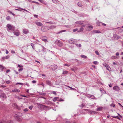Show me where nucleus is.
Listing matches in <instances>:
<instances>
[{
    "mask_svg": "<svg viewBox=\"0 0 123 123\" xmlns=\"http://www.w3.org/2000/svg\"><path fill=\"white\" fill-rule=\"evenodd\" d=\"M51 27L49 28L47 26H42L41 28V30L43 32H46L49 30V28H51Z\"/></svg>",
    "mask_w": 123,
    "mask_h": 123,
    "instance_id": "1",
    "label": "nucleus"
},
{
    "mask_svg": "<svg viewBox=\"0 0 123 123\" xmlns=\"http://www.w3.org/2000/svg\"><path fill=\"white\" fill-rule=\"evenodd\" d=\"M6 26L7 27V30L8 31V30H11L13 31L15 29V27L9 24H7Z\"/></svg>",
    "mask_w": 123,
    "mask_h": 123,
    "instance_id": "2",
    "label": "nucleus"
},
{
    "mask_svg": "<svg viewBox=\"0 0 123 123\" xmlns=\"http://www.w3.org/2000/svg\"><path fill=\"white\" fill-rule=\"evenodd\" d=\"M45 48L41 44H39V46L37 48V49L39 52H41V51H44V50Z\"/></svg>",
    "mask_w": 123,
    "mask_h": 123,
    "instance_id": "3",
    "label": "nucleus"
},
{
    "mask_svg": "<svg viewBox=\"0 0 123 123\" xmlns=\"http://www.w3.org/2000/svg\"><path fill=\"white\" fill-rule=\"evenodd\" d=\"M55 43L60 47H62L63 46V43L60 40H57L55 42Z\"/></svg>",
    "mask_w": 123,
    "mask_h": 123,
    "instance_id": "4",
    "label": "nucleus"
},
{
    "mask_svg": "<svg viewBox=\"0 0 123 123\" xmlns=\"http://www.w3.org/2000/svg\"><path fill=\"white\" fill-rule=\"evenodd\" d=\"M69 42L71 44H74L77 42V41L74 39L71 38L69 40Z\"/></svg>",
    "mask_w": 123,
    "mask_h": 123,
    "instance_id": "5",
    "label": "nucleus"
},
{
    "mask_svg": "<svg viewBox=\"0 0 123 123\" xmlns=\"http://www.w3.org/2000/svg\"><path fill=\"white\" fill-rule=\"evenodd\" d=\"M22 116V114L21 113H17L15 115V117H17V120L18 121H20L21 120V119L19 118V117Z\"/></svg>",
    "mask_w": 123,
    "mask_h": 123,
    "instance_id": "6",
    "label": "nucleus"
},
{
    "mask_svg": "<svg viewBox=\"0 0 123 123\" xmlns=\"http://www.w3.org/2000/svg\"><path fill=\"white\" fill-rule=\"evenodd\" d=\"M120 37L119 36L116 34H114L112 37V38L115 40L118 39Z\"/></svg>",
    "mask_w": 123,
    "mask_h": 123,
    "instance_id": "7",
    "label": "nucleus"
},
{
    "mask_svg": "<svg viewBox=\"0 0 123 123\" xmlns=\"http://www.w3.org/2000/svg\"><path fill=\"white\" fill-rule=\"evenodd\" d=\"M51 67L52 70L53 71H54L57 68V66L55 65H52L51 66Z\"/></svg>",
    "mask_w": 123,
    "mask_h": 123,
    "instance_id": "8",
    "label": "nucleus"
},
{
    "mask_svg": "<svg viewBox=\"0 0 123 123\" xmlns=\"http://www.w3.org/2000/svg\"><path fill=\"white\" fill-rule=\"evenodd\" d=\"M84 110H87L88 111V112L90 114H91L92 115H94L97 113V112L94 111H90L87 109H84Z\"/></svg>",
    "mask_w": 123,
    "mask_h": 123,
    "instance_id": "9",
    "label": "nucleus"
},
{
    "mask_svg": "<svg viewBox=\"0 0 123 123\" xmlns=\"http://www.w3.org/2000/svg\"><path fill=\"white\" fill-rule=\"evenodd\" d=\"M113 89L116 91H118L120 90V89L118 86H116L113 87Z\"/></svg>",
    "mask_w": 123,
    "mask_h": 123,
    "instance_id": "10",
    "label": "nucleus"
},
{
    "mask_svg": "<svg viewBox=\"0 0 123 123\" xmlns=\"http://www.w3.org/2000/svg\"><path fill=\"white\" fill-rule=\"evenodd\" d=\"M117 114L119 116V117H118V116H112V117L113 118H117L119 120H121V119L120 118H122V116L119 114V113H117Z\"/></svg>",
    "mask_w": 123,
    "mask_h": 123,
    "instance_id": "11",
    "label": "nucleus"
},
{
    "mask_svg": "<svg viewBox=\"0 0 123 123\" xmlns=\"http://www.w3.org/2000/svg\"><path fill=\"white\" fill-rule=\"evenodd\" d=\"M29 31L28 30L26 29H23V32L25 34H27L29 33Z\"/></svg>",
    "mask_w": 123,
    "mask_h": 123,
    "instance_id": "12",
    "label": "nucleus"
},
{
    "mask_svg": "<svg viewBox=\"0 0 123 123\" xmlns=\"http://www.w3.org/2000/svg\"><path fill=\"white\" fill-rule=\"evenodd\" d=\"M13 33L14 35L17 36H18L20 35L19 32L18 30L14 31L13 32Z\"/></svg>",
    "mask_w": 123,
    "mask_h": 123,
    "instance_id": "13",
    "label": "nucleus"
},
{
    "mask_svg": "<svg viewBox=\"0 0 123 123\" xmlns=\"http://www.w3.org/2000/svg\"><path fill=\"white\" fill-rule=\"evenodd\" d=\"M0 97L3 98H6V96L5 93H2L0 95Z\"/></svg>",
    "mask_w": 123,
    "mask_h": 123,
    "instance_id": "14",
    "label": "nucleus"
},
{
    "mask_svg": "<svg viewBox=\"0 0 123 123\" xmlns=\"http://www.w3.org/2000/svg\"><path fill=\"white\" fill-rule=\"evenodd\" d=\"M35 23L38 26H42L43 25V24L40 22H35Z\"/></svg>",
    "mask_w": 123,
    "mask_h": 123,
    "instance_id": "15",
    "label": "nucleus"
},
{
    "mask_svg": "<svg viewBox=\"0 0 123 123\" xmlns=\"http://www.w3.org/2000/svg\"><path fill=\"white\" fill-rule=\"evenodd\" d=\"M93 27L92 26H88L87 28V30L88 31H90L92 29Z\"/></svg>",
    "mask_w": 123,
    "mask_h": 123,
    "instance_id": "16",
    "label": "nucleus"
},
{
    "mask_svg": "<svg viewBox=\"0 0 123 123\" xmlns=\"http://www.w3.org/2000/svg\"><path fill=\"white\" fill-rule=\"evenodd\" d=\"M10 56L9 55H7L6 56H4L2 57V60H1V61H3V60H4L5 59H8Z\"/></svg>",
    "mask_w": 123,
    "mask_h": 123,
    "instance_id": "17",
    "label": "nucleus"
},
{
    "mask_svg": "<svg viewBox=\"0 0 123 123\" xmlns=\"http://www.w3.org/2000/svg\"><path fill=\"white\" fill-rule=\"evenodd\" d=\"M46 84H47L49 85L50 86H52V84H51V82L50 81L47 80L46 81Z\"/></svg>",
    "mask_w": 123,
    "mask_h": 123,
    "instance_id": "18",
    "label": "nucleus"
},
{
    "mask_svg": "<svg viewBox=\"0 0 123 123\" xmlns=\"http://www.w3.org/2000/svg\"><path fill=\"white\" fill-rule=\"evenodd\" d=\"M92 32L93 34L95 33H100L101 31L99 30H93L92 31Z\"/></svg>",
    "mask_w": 123,
    "mask_h": 123,
    "instance_id": "19",
    "label": "nucleus"
},
{
    "mask_svg": "<svg viewBox=\"0 0 123 123\" xmlns=\"http://www.w3.org/2000/svg\"><path fill=\"white\" fill-rule=\"evenodd\" d=\"M12 92H20V91L19 89H15L14 90H12Z\"/></svg>",
    "mask_w": 123,
    "mask_h": 123,
    "instance_id": "20",
    "label": "nucleus"
},
{
    "mask_svg": "<svg viewBox=\"0 0 123 123\" xmlns=\"http://www.w3.org/2000/svg\"><path fill=\"white\" fill-rule=\"evenodd\" d=\"M53 2L55 3H59L60 2L57 0H52Z\"/></svg>",
    "mask_w": 123,
    "mask_h": 123,
    "instance_id": "21",
    "label": "nucleus"
},
{
    "mask_svg": "<svg viewBox=\"0 0 123 123\" xmlns=\"http://www.w3.org/2000/svg\"><path fill=\"white\" fill-rule=\"evenodd\" d=\"M90 97H91V98L92 99H97V98H95L94 96L93 95H90Z\"/></svg>",
    "mask_w": 123,
    "mask_h": 123,
    "instance_id": "22",
    "label": "nucleus"
},
{
    "mask_svg": "<svg viewBox=\"0 0 123 123\" xmlns=\"http://www.w3.org/2000/svg\"><path fill=\"white\" fill-rule=\"evenodd\" d=\"M58 99H59V97H55L53 99V101L54 102H55Z\"/></svg>",
    "mask_w": 123,
    "mask_h": 123,
    "instance_id": "23",
    "label": "nucleus"
},
{
    "mask_svg": "<svg viewBox=\"0 0 123 123\" xmlns=\"http://www.w3.org/2000/svg\"><path fill=\"white\" fill-rule=\"evenodd\" d=\"M103 109V108L102 107H99L97 108L96 110L98 111H99L102 110Z\"/></svg>",
    "mask_w": 123,
    "mask_h": 123,
    "instance_id": "24",
    "label": "nucleus"
},
{
    "mask_svg": "<svg viewBox=\"0 0 123 123\" xmlns=\"http://www.w3.org/2000/svg\"><path fill=\"white\" fill-rule=\"evenodd\" d=\"M84 30L83 28L82 27H81L80 28V30L78 31V32H82Z\"/></svg>",
    "mask_w": 123,
    "mask_h": 123,
    "instance_id": "25",
    "label": "nucleus"
},
{
    "mask_svg": "<svg viewBox=\"0 0 123 123\" xmlns=\"http://www.w3.org/2000/svg\"><path fill=\"white\" fill-rule=\"evenodd\" d=\"M64 85L65 86H67L69 88H70V89L71 90H76V89L75 88H73L69 86H67L65 85Z\"/></svg>",
    "mask_w": 123,
    "mask_h": 123,
    "instance_id": "26",
    "label": "nucleus"
},
{
    "mask_svg": "<svg viewBox=\"0 0 123 123\" xmlns=\"http://www.w3.org/2000/svg\"><path fill=\"white\" fill-rule=\"evenodd\" d=\"M78 5L79 7H82L83 6L81 3L80 2H79L78 3Z\"/></svg>",
    "mask_w": 123,
    "mask_h": 123,
    "instance_id": "27",
    "label": "nucleus"
},
{
    "mask_svg": "<svg viewBox=\"0 0 123 123\" xmlns=\"http://www.w3.org/2000/svg\"><path fill=\"white\" fill-rule=\"evenodd\" d=\"M106 69L107 70L110 71L111 70V68L109 66H108L106 68Z\"/></svg>",
    "mask_w": 123,
    "mask_h": 123,
    "instance_id": "28",
    "label": "nucleus"
},
{
    "mask_svg": "<svg viewBox=\"0 0 123 123\" xmlns=\"http://www.w3.org/2000/svg\"><path fill=\"white\" fill-rule=\"evenodd\" d=\"M6 19L7 20H10L11 19V18L10 16H8L6 17Z\"/></svg>",
    "mask_w": 123,
    "mask_h": 123,
    "instance_id": "29",
    "label": "nucleus"
},
{
    "mask_svg": "<svg viewBox=\"0 0 123 123\" xmlns=\"http://www.w3.org/2000/svg\"><path fill=\"white\" fill-rule=\"evenodd\" d=\"M31 46L32 47L33 49H35V46H34L35 45L33 43H31Z\"/></svg>",
    "mask_w": 123,
    "mask_h": 123,
    "instance_id": "30",
    "label": "nucleus"
},
{
    "mask_svg": "<svg viewBox=\"0 0 123 123\" xmlns=\"http://www.w3.org/2000/svg\"><path fill=\"white\" fill-rule=\"evenodd\" d=\"M39 94L41 95L44 96L46 94V93L43 92H40Z\"/></svg>",
    "mask_w": 123,
    "mask_h": 123,
    "instance_id": "31",
    "label": "nucleus"
},
{
    "mask_svg": "<svg viewBox=\"0 0 123 123\" xmlns=\"http://www.w3.org/2000/svg\"><path fill=\"white\" fill-rule=\"evenodd\" d=\"M68 73V72L67 71H64L62 73V74H67Z\"/></svg>",
    "mask_w": 123,
    "mask_h": 123,
    "instance_id": "32",
    "label": "nucleus"
},
{
    "mask_svg": "<svg viewBox=\"0 0 123 123\" xmlns=\"http://www.w3.org/2000/svg\"><path fill=\"white\" fill-rule=\"evenodd\" d=\"M81 57L83 58H87V56H86L84 55H81Z\"/></svg>",
    "mask_w": 123,
    "mask_h": 123,
    "instance_id": "33",
    "label": "nucleus"
},
{
    "mask_svg": "<svg viewBox=\"0 0 123 123\" xmlns=\"http://www.w3.org/2000/svg\"><path fill=\"white\" fill-rule=\"evenodd\" d=\"M5 67L4 66H3L2 65H0V68L2 69V70Z\"/></svg>",
    "mask_w": 123,
    "mask_h": 123,
    "instance_id": "34",
    "label": "nucleus"
},
{
    "mask_svg": "<svg viewBox=\"0 0 123 123\" xmlns=\"http://www.w3.org/2000/svg\"><path fill=\"white\" fill-rule=\"evenodd\" d=\"M100 24H101V22L97 23V25L99 26H100Z\"/></svg>",
    "mask_w": 123,
    "mask_h": 123,
    "instance_id": "35",
    "label": "nucleus"
},
{
    "mask_svg": "<svg viewBox=\"0 0 123 123\" xmlns=\"http://www.w3.org/2000/svg\"><path fill=\"white\" fill-rule=\"evenodd\" d=\"M16 85H23V83H16Z\"/></svg>",
    "mask_w": 123,
    "mask_h": 123,
    "instance_id": "36",
    "label": "nucleus"
},
{
    "mask_svg": "<svg viewBox=\"0 0 123 123\" xmlns=\"http://www.w3.org/2000/svg\"><path fill=\"white\" fill-rule=\"evenodd\" d=\"M70 65L69 64H65L64 65V66H67L68 67L69 66H70Z\"/></svg>",
    "mask_w": 123,
    "mask_h": 123,
    "instance_id": "37",
    "label": "nucleus"
},
{
    "mask_svg": "<svg viewBox=\"0 0 123 123\" xmlns=\"http://www.w3.org/2000/svg\"><path fill=\"white\" fill-rule=\"evenodd\" d=\"M66 31L65 30H62V31H60L59 32H58V34L60 33H61L62 32H65Z\"/></svg>",
    "mask_w": 123,
    "mask_h": 123,
    "instance_id": "38",
    "label": "nucleus"
},
{
    "mask_svg": "<svg viewBox=\"0 0 123 123\" xmlns=\"http://www.w3.org/2000/svg\"><path fill=\"white\" fill-rule=\"evenodd\" d=\"M78 30V29L77 28H76L74 29L73 30V31L74 32H75Z\"/></svg>",
    "mask_w": 123,
    "mask_h": 123,
    "instance_id": "39",
    "label": "nucleus"
},
{
    "mask_svg": "<svg viewBox=\"0 0 123 123\" xmlns=\"http://www.w3.org/2000/svg\"><path fill=\"white\" fill-rule=\"evenodd\" d=\"M42 40L43 41L45 42H46L47 41V40L46 39L44 38H43L42 39Z\"/></svg>",
    "mask_w": 123,
    "mask_h": 123,
    "instance_id": "40",
    "label": "nucleus"
},
{
    "mask_svg": "<svg viewBox=\"0 0 123 123\" xmlns=\"http://www.w3.org/2000/svg\"><path fill=\"white\" fill-rule=\"evenodd\" d=\"M104 66H105L106 68L108 66V65L106 63H105L103 64Z\"/></svg>",
    "mask_w": 123,
    "mask_h": 123,
    "instance_id": "41",
    "label": "nucleus"
},
{
    "mask_svg": "<svg viewBox=\"0 0 123 123\" xmlns=\"http://www.w3.org/2000/svg\"><path fill=\"white\" fill-rule=\"evenodd\" d=\"M18 66L20 68H23V66L19 64H18Z\"/></svg>",
    "mask_w": 123,
    "mask_h": 123,
    "instance_id": "42",
    "label": "nucleus"
},
{
    "mask_svg": "<svg viewBox=\"0 0 123 123\" xmlns=\"http://www.w3.org/2000/svg\"><path fill=\"white\" fill-rule=\"evenodd\" d=\"M96 54L97 55H99V54L98 52L97 51H96L95 52Z\"/></svg>",
    "mask_w": 123,
    "mask_h": 123,
    "instance_id": "43",
    "label": "nucleus"
},
{
    "mask_svg": "<svg viewBox=\"0 0 123 123\" xmlns=\"http://www.w3.org/2000/svg\"><path fill=\"white\" fill-rule=\"evenodd\" d=\"M33 106H30L29 107V108L30 109V110H32V108H33Z\"/></svg>",
    "mask_w": 123,
    "mask_h": 123,
    "instance_id": "44",
    "label": "nucleus"
},
{
    "mask_svg": "<svg viewBox=\"0 0 123 123\" xmlns=\"http://www.w3.org/2000/svg\"><path fill=\"white\" fill-rule=\"evenodd\" d=\"M28 109L26 108V109H24V111L26 112V111H28Z\"/></svg>",
    "mask_w": 123,
    "mask_h": 123,
    "instance_id": "45",
    "label": "nucleus"
},
{
    "mask_svg": "<svg viewBox=\"0 0 123 123\" xmlns=\"http://www.w3.org/2000/svg\"><path fill=\"white\" fill-rule=\"evenodd\" d=\"M6 83L7 84H9L10 82V80H8L6 81Z\"/></svg>",
    "mask_w": 123,
    "mask_h": 123,
    "instance_id": "46",
    "label": "nucleus"
},
{
    "mask_svg": "<svg viewBox=\"0 0 123 123\" xmlns=\"http://www.w3.org/2000/svg\"><path fill=\"white\" fill-rule=\"evenodd\" d=\"M7 12L9 13L10 14H12V12L10 11V10H8L7 11Z\"/></svg>",
    "mask_w": 123,
    "mask_h": 123,
    "instance_id": "47",
    "label": "nucleus"
},
{
    "mask_svg": "<svg viewBox=\"0 0 123 123\" xmlns=\"http://www.w3.org/2000/svg\"><path fill=\"white\" fill-rule=\"evenodd\" d=\"M93 63L94 64H97L98 63V62L97 61L93 62Z\"/></svg>",
    "mask_w": 123,
    "mask_h": 123,
    "instance_id": "48",
    "label": "nucleus"
},
{
    "mask_svg": "<svg viewBox=\"0 0 123 123\" xmlns=\"http://www.w3.org/2000/svg\"><path fill=\"white\" fill-rule=\"evenodd\" d=\"M0 87L2 88H4L6 87V86L5 85H2L0 86Z\"/></svg>",
    "mask_w": 123,
    "mask_h": 123,
    "instance_id": "49",
    "label": "nucleus"
},
{
    "mask_svg": "<svg viewBox=\"0 0 123 123\" xmlns=\"http://www.w3.org/2000/svg\"><path fill=\"white\" fill-rule=\"evenodd\" d=\"M24 84H25V85H27V86H28V87H29L30 86V85H29V84H28V83H24Z\"/></svg>",
    "mask_w": 123,
    "mask_h": 123,
    "instance_id": "50",
    "label": "nucleus"
},
{
    "mask_svg": "<svg viewBox=\"0 0 123 123\" xmlns=\"http://www.w3.org/2000/svg\"><path fill=\"white\" fill-rule=\"evenodd\" d=\"M101 24H102V25H103L104 26H105L106 25V24L104 23H103L102 22H101Z\"/></svg>",
    "mask_w": 123,
    "mask_h": 123,
    "instance_id": "51",
    "label": "nucleus"
},
{
    "mask_svg": "<svg viewBox=\"0 0 123 123\" xmlns=\"http://www.w3.org/2000/svg\"><path fill=\"white\" fill-rule=\"evenodd\" d=\"M32 3H36L37 4H38V3L37 2H36V1H32Z\"/></svg>",
    "mask_w": 123,
    "mask_h": 123,
    "instance_id": "52",
    "label": "nucleus"
},
{
    "mask_svg": "<svg viewBox=\"0 0 123 123\" xmlns=\"http://www.w3.org/2000/svg\"><path fill=\"white\" fill-rule=\"evenodd\" d=\"M108 85L110 87H111L112 86V84H108Z\"/></svg>",
    "mask_w": 123,
    "mask_h": 123,
    "instance_id": "53",
    "label": "nucleus"
},
{
    "mask_svg": "<svg viewBox=\"0 0 123 123\" xmlns=\"http://www.w3.org/2000/svg\"><path fill=\"white\" fill-rule=\"evenodd\" d=\"M23 70V68H20L19 69L18 71H22Z\"/></svg>",
    "mask_w": 123,
    "mask_h": 123,
    "instance_id": "54",
    "label": "nucleus"
},
{
    "mask_svg": "<svg viewBox=\"0 0 123 123\" xmlns=\"http://www.w3.org/2000/svg\"><path fill=\"white\" fill-rule=\"evenodd\" d=\"M117 58V57L116 56H113L112 57V58L116 59Z\"/></svg>",
    "mask_w": 123,
    "mask_h": 123,
    "instance_id": "55",
    "label": "nucleus"
},
{
    "mask_svg": "<svg viewBox=\"0 0 123 123\" xmlns=\"http://www.w3.org/2000/svg\"><path fill=\"white\" fill-rule=\"evenodd\" d=\"M118 104L122 108H123V105H122L120 103H118Z\"/></svg>",
    "mask_w": 123,
    "mask_h": 123,
    "instance_id": "56",
    "label": "nucleus"
},
{
    "mask_svg": "<svg viewBox=\"0 0 123 123\" xmlns=\"http://www.w3.org/2000/svg\"><path fill=\"white\" fill-rule=\"evenodd\" d=\"M36 82V81L35 80H33L32 81V83H35Z\"/></svg>",
    "mask_w": 123,
    "mask_h": 123,
    "instance_id": "57",
    "label": "nucleus"
},
{
    "mask_svg": "<svg viewBox=\"0 0 123 123\" xmlns=\"http://www.w3.org/2000/svg\"><path fill=\"white\" fill-rule=\"evenodd\" d=\"M34 16L35 17H36L37 18L38 17V15L35 14L34 15Z\"/></svg>",
    "mask_w": 123,
    "mask_h": 123,
    "instance_id": "58",
    "label": "nucleus"
},
{
    "mask_svg": "<svg viewBox=\"0 0 123 123\" xmlns=\"http://www.w3.org/2000/svg\"><path fill=\"white\" fill-rule=\"evenodd\" d=\"M52 92L54 94L56 95V92L55 91H53Z\"/></svg>",
    "mask_w": 123,
    "mask_h": 123,
    "instance_id": "59",
    "label": "nucleus"
},
{
    "mask_svg": "<svg viewBox=\"0 0 123 123\" xmlns=\"http://www.w3.org/2000/svg\"><path fill=\"white\" fill-rule=\"evenodd\" d=\"M59 101H63L64 100L62 98H61L59 99Z\"/></svg>",
    "mask_w": 123,
    "mask_h": 123,
    "instance_id": "60",
    "label": "nucleus"
},
{
    "mask_svg": "<svg viewBox=\"0 0 123 123\" xmlns=\"http://www.w3.org/2000/svg\"><path fill=\"white\" fill-rule=\"evenodd\" d=\"M119 55V53L118 52H117L116 54V55L117 56H118Z\"/></svg>",
    "mask_w": 123,
    "mask_h": 123,
    "instance_id": "61",
    "label": "nucleus"
},
{
    "mask_svg": "<svg viewBox=\"0 0 123 123\" xmlns=\"http://www.w3.org/2000/svg\"><path fill=\"white\" fill-rule=\"evenodd\" d=\"M11 53H14L15 54V52L13 50H12L11 51Z\"/></svg>",
    "mask_w": 123,
    "mask_h": 123,
    "instance_id": "62",
    "label": "nucleus"
},
{
    "mask_svg": "<svg viewBox=\"0 0 123 123\" xmlns=\"http://www.w3.org/2000/svg\"><path fill=\"white\" fill-rule=\"evenodd\" d=\"M78 47H81V45L80 44H79L78 45Z\"/></svg>",
    "mask_w": 123,
    "mask_h": 123,
    "instance_id": "63",
    "label": "nucleus"
},
{
    "mask_svg": "<svg viewBox=\"0 0 123 123\" xmlns=\"http://www.w3.org/2000/svg\"><path fill=\"white\" fill-rule=\"evenodd\" d=\"M14 71L16 73V74H18V73L15 70H14Z\"/></svg>",
    "mask_w": 123,
    "mask_h": 123,
    "instance_id": "64",
    "label": "nucleus"
}]
</instances>
